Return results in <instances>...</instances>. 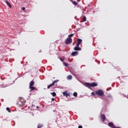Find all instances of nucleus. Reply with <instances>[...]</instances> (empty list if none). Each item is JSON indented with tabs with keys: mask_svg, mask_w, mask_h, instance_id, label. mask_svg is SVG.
<instances>
[{
	"mask_svg": "<svg viewBox=\"0 0 128 128\" xmlns=\"http://www.w3.org/2000/svg\"><path fill=\"white\" fill-rule=\"evenodd\" d=\"M5 2L7 6H9L10 8H12V4L8 0H5Z\"/></svg>",
	"mask_w": 128,
	"mask_h": 128,
	"instance_id": "nucleus-12",
	"label": "nucleus"
},
{
	"mask_svg": "<svg viewBox=\"0 0 128 128\" xmlns=\"http://www.w3.org/2000/svg\"><path fill=\"white\" fill-rule=\"evenodd\" d=\"M82 39H78V42L77 44H82Z\"/></svg>",
	"mask_w": 128,
	"mask_h": 128,
	"instance_id": "nucleus-13",
	"label": "nucleus"
},
{
	"mask_svg": "<svg viewBox=\"0 0 128 128\" xmlns=\"http://www.w3.org/2000/svg\"><path fill=\"white\" fill-rule=\"evenodd\" d=\"M91 94H92V96H96V94H94V92H92Z\"/></svg>",
	"mask_w": 128,
	"mask_h": 128,
	"instance_id": "nucleus-23",
	"label": "nucleus"
},
{
	"mask_svg": "<svg viewBox=\"0 0 128 128\" xmlns=\"http://www.w3.org/2000/svg\"><path fill=\"white\" fill-rule=\"evenodd\" d=\"M107 90H108V89H107Z\"/></svg>",
	"mask_w": 128,
	"mask_h": 128,
	"instance_id": "nucleus-34",
	"label": "nucleus"
},
{
	"mask_svg": "<svg viewBox=\"0 0 128 128\" xmlns=\"http://www.w3.org/2000/svg\"><path fill=\"white\" fill-rule=\"evenodd\" d=\"M78 52H73L71 56H78Z\"/></svg>",
	"mask_w": 128,
	"mask_h": 128,
	"instance_id": "nucleus-9",
	"label": "nucleus"
},
{
	"mask_svg": "<svg viewBox=\"0 0 128 128\" xmlns=\"http://www.w3.org/2000/svg\"><path fill=\"white\" fill-rule=\"evenodd\" d=\"M60 82V80H54L52 84H50L48 85V90L50 88H51V86H54V84H56V82Z\"/></svg>",
	"mask_w": 128,
	"mask_h": 128,
	"instance_id": "nucleus-5",
	"label": "nucleus"
},
{
	"mask_svg": "<svg viewBox=\"0 0 128 128\" xmlns=\"http://www.w3.org/2000/svg\"><path fill=\"white\" fill-rule=\"evenodd\" d=\"M60 82V80H54L52 84H50L48 85V90L50 88H51V86H54V84H56V82Z\"/></svg>",
	"mask_w": 128,
	"mask_h": 128,
	"instance_id": "nucleus-6",
	"label": "nucleus"
},
{
	"mask_svg": "<svg viewBox=\"0 0 128 128\" xmlns=\"http://www.w3.org/2000/svg\"><path fill=\"white\" fill-rule=\"evenodd\" d=\"M108 126L112 128H116V126H114V124L112 122H110L108 124Z\"/></svg>",
	"mask_w": 128,
	"mask_h": 128,
	"instance_id": "nucleus-8",
	"label": "nucleus"
},
{
	"mask_svg": "<svg viewBox=\"0 0 128 128\" xmlns=\"http://www.w3.org/2000/svg\"><path fill=\"white\" fill-rule=\"evenodd\" d=\"M82 22H86V16H83V20Z\"/></svg>",
	"mask_w": 128,
	"mask_h": 128,
	"instance_id": "nucleus-15",
	"label": "nucleus"
},
{
	"mask_svg": "<svg viewBox=\"0 0 128 128\" xmlns=\"http://www.w3.org/2000/svg\"><path fill=\"white\" fill-rule=\"evenodd\" d=\"M71 2H72L73 4H74V6H78V4L76 2V1H72V0H70Z\"/></svg>",
	"mask_w": 128,
	"mask_h": 128,
	"instance_id": "nucleus-14",
	"label": "nucleus"
},
{
	"mask_svg": "<svg viewBox=\"0 0 128 128\" xmlns=\"http://www.w3.org/2000/svg\"><path fill=\"white\" fill-rule=\"evenodd\" d=\"M82 66H81V68H82Z\"/></svg>",
	"mask_w": 128,
	"mask_h": 128,
	"instance_id": "nucleus-37",
	"label": "nucleus"
},
{
	"mask_svg": "<svg viewBox=\"0 0 128 128\" xmlns=\"http://www.w3.org/2000/svg\"><path fill=\"white\" fill-rule=\"evenodd\" d=\"M52 102H54V98H52Z\"/></svg>",
	"mask_w": 128,
	"mask_h": 128,
	"instance_id": "nucleus-29",
	"label": "nucleus"
},
{
	"mask_svg": "<svg viewBox=\"0 0 128 128\" xmlns=\"http://www.w3.org/2000/svg\"><path fill=\"white\" fill-rule=\"evenodd\" d=\"M64 66H68V64H66V63L64 62Z\"/></svg>",
	"mask_w": 128,
	"mask_h": 128,
	"instance_id": "nucleus-24",
	"label": "nucleus"
},
{
	"mask_svg": "<svg viewBox=\"0 0 128 128\" xmlns=\"http://www.w3.org/2000/svg\"><path fill=\"white\" fill-rule=\"evenodd\" d=\"M82 66H81V68H82Z\"/></svg>",
	"mask_w": 128,
	"mask_h": 128,
	"instance_id": "nucleus-36",
	"label": "nucleus"
},
{
	"mask_svg": "<svg viewBox=\"0 0 128 128\" xmlns=\"http://www.w3.org/2000/svg\"><path fill=\"white\" fill-rule=\"evenodd\" d=\"M6 110L8 112H10V108L8 107L6 108Z\"/></svg>",
	"mask_w": 128,
	"mask_h": 128,
	"instance_id": "nucleus-20",
	"label": "nucleus"
},
{
	"mask_svg": "<svg viewBox=\"0 0 128 128\" xmlns=\"http://www.w3.org/2000/svg\"><path fill=\"white\" fill-rule=\"evenodd\" d=\"M80 44H78V43H77L76 44V47H78V48H80Z\"/></svg>",
	"mask_w": 128,
	"mask_h": 128,
	"instance_id": "nucleus-22",
	"label": "nucleus"
},
{
	"mask_svg": "<svg viewBox=\"0 0 128 128\" xmlns=\"http://www.w3.org/2000/svg\"><path fill=\"white\" fill-rule=\"evenodd\" d=\"M74 50H82V48L80 47H76L74 48Z\"/></svg>",
	"mask_w": 128,
	"mask_h": 128,
	"instance_id": "nucleus-10",
	"label": "nucleus"
},
{
	"mask_svg": "<svg viewBox=\"0 0 128 128\" xmlns=\"http://www.w3.org/2000/svg\"><path fill=\"white\" fill-rule=\"evenodd\" d=\"M100 118L102 122H104V120H106V115L104 114H102L100 116Z\"/></svg>",
	"mask_w": 128,
	"mask_h": 128,
	"instance_id": "nucleus-7",
	"label": "nucleus"
},
{
	"mask_svg": "<svg viewBox=\"0 0 128 128\" xmlns=\"http://www.w3.org/2000/svg\"><path fill=\"white\" fill-rule=\"evenodd\" d=\"M70 94H68V92H67V94H66V98H68V96H70Z\"/></svg>",
	"mask_w": 128,
	"mask_h": 128,
	"instance_id": "nucleus-26",
	"label": "nucleus"
},
{
	"mask_svg": "<svg viewBox=\"0 0 128 128\" xmlns=\"http://www.w3.org/2000/svg\"><path fill=\"white\" fill-rule=\"evenodd\" d=\"M44 126L43 125H42L40 124H39L38 126V128H42Z\"/></svg>",
	"mask_w": 128,
	"mask_h": 128,
	"instance_id": "nucleus-19",
	"label": "nucleus"
},
{
	"mask_svg": "<svg viewBox=\"0 0 128 128\" xmlns=\"http://www.w3.org/2000/svg\"><path fill=\"white\" fill-rule=\"evenodd\" d=\"M51 94H52V96H56V94L55 92H51Z\"/></svg>",
	"mask_w": 128,
	"mask_h": 128,
	"instance_id": "nucleus-16",
	"label": "nucleus"
},
{
	"mask_svg": "<svg viewBox=\"0 0 128 128\" xmlns=\"http://www.w3.org/2000/svg\"><path fill=\"white\" fill-rule=\"evenodd\" d=\"M110 90H112V88H110Z\"/></svg>",
	"mask_w": 128,
	"mask_h": 128,
	"instance_id": "nucleus-33",
	"label": "nucleus"
},
{
	"mask_svg": "<svg viewBox=\"0 0 128 128\" xmlns=\"http://www.w3.org/2000/svg\"><path fill=\"white\" fill-rule=\"evenodd\" d=\"M73 96H78V93L76 92H74V94H73Z\"/></svg>",
	"mask_w": 128,
	"mask_h": 128,
	"instance_id": "nucleus-18",
	"label": "nucleus"
},
{
	"mask_svg": "<svg viewBox=\"0 0 128 128\" xmlns=\"http://www.w3.org/2000/svg\"><path fill=\"white\" fill-rule=\"evenodd\" d=\"M68 94V92H63V95L64 96H66V94Z\"/></svg>",
	"mask_w": 128,
	"mask_h": 128,
	"instance_id": "nucleus-17",
	"label": "nucleus"
},
{
	"mask_svg": "<svg viewBox=\"0 0 128 128\" xmlns=\"http://www.w3.org/2000/svg\"><path fill=\"white\" fill-rule=\"evenodd\" d=\"M34 84V80L31 81L30 82L29 88L30 89V92H32V90H34L35 88L34 86H33Z\"/></svg>",
	"mask_w": 128,
	"mask_h": 128,
	"instance_id": "nucleus-3",
	"label": "nucleus"
},
{
	"mask_svg": "<svg viewBox=\"0 0 128 128\" xmlns=\"http://www.w3.org/2000/svg\"><path fill=\"white\" fill-rule=\"evenodd\" d=\"M78 128H82V126H78Z\"/></svg>",
	"mask_w": 128,
	"mask_h": 128,
	"instance_id": "nucleus-28",
	"label": "nucleus"
},
{
	"mask_svg": "<svg viewBox=\"0 0 128 128\" xmlns=\"http://www.w3.org/2000/svg\"><path fill=\"white\" fill-rule=\"evenodd\" d=\"M108 98H112V96H108Z\"/></svg>",
	"mask_w": 128,
	"mask_h": 128,
	"instance_id": "nucleus-31",
	"label": "nucleus"
},
{
	"mask_svg": "<svg viewBox=\"0 0 128 128\" xmlns=\"http://www.w3.org/2000/svg\"><path fill=\"white\" fill-rule=\"evenodd\" d=\"M22 10H26V8L22 7Z\"/></svg>",
	"mask_w": 128,
	"mask_h": 128,
	"instance_id": "nucleus-27",
	"label": "nucleus"
},
{
	"mask_svg": "<svg viewBox=\"0 0 128 128\" xmlns=\"http://www.w3.org/2000/svg\"><path fill=\"white\" fill-rule=\"evenodd\" d=\"M82 66H81V68H82Z\"/></svg>",
	"mask_w": 128,
	"mask_h": 128,
	"instance_id": "nucleus-35",
	"label": "nucleus"
},
{
	"mask_svg": "<svg viewBox=\"0 0 128 128\" xmlns=\"http://www.w3.org/2000/svg\"><path fill=\"white\" fill-rule=\"evenodd\" d=\"M95 94L97 96H104V92L102 90L100 89L96 91Z\"/></svg>",
	"mask_w": 128,
	"mask_h": 128,
	"instance_id": "nucleus-2",
	"label": "nucleus"
},
{
	"mask_svg": "<svg viewBox=\"0 0 128 128\" xmlns=\"http://www.w3.org/2000/svg\"><path fill=\"white\" fill-rule=\"evenodd\" d=\"M22 106H24V102H22Z\"/></svg>",
	"mask_w": 128,
	"mask_h": 128,
	"instance_id": "nucleus-30",
	"label": "nucleus"
},
{
	"mask_svg": "<svg viewBox=\"0 0 128 128\" xmlns=\"http://www.w3.org/2000/svg\"><path fill=\"white\" fill-rule=\"evenodd\" d=\"M72 36H74V34H70L68 35L69 38H72Z\"/></svg>",
	"mask_w": 128,
	"mask_h": 128,
	"instance_id": "nucleus-21",
	"label": "nucleus"
},
{
	"mask_svg": "<svg viewBox=\"0 0 128 128\" xmlns=\"http://www.w3.org/2000/svg\"><path fill=\"white\" fill-rule=\"evenodd\" d=\"M72 42V39L70 37L68 38L65 41L66 44H70Z\"/></svg>",
	"mask_w": 128,
	"mask_h": 128,
	"instance_id": "nucleus-4",
	"label": "nucleus"
},
{
	"mask_svg": "<svg viewBox=\"0 0 128 128\" xmlns=\"http://www.w3.org/2000/svg\"><path fill=\"white\" fill-rule=\"evenodd\" d=\"M60 60H61V62H64V59H62V58H60Z\"/></svg>",
	"mask_w": 128,
	"mask_h": 128,
	"instance_id": "nucleus-25",
	"label": "nucleus"
},
{
	"mask_svg": "<svg viewBox=\"0 0 128 128\" xmlns=\"http://www.w3.org/2000/svg\"><path fill=\"white\" fill-rule=\"evenodd\" d=\"M67 80H72V75H68L67 76Z\"/></svg>",
	"mask_w": 128,
	"mask_h": 128,
	"instance_id": "nucleus-11",
	"label": "nucleus"
},
{
	"mask_svg": "<svg viewBox=\"0 0 128 128\" xmlns=\"http://www.w3.org/2000/svg\"><path fill=\"white\" fill-rule=\"evenodd\" d=\"M36 108H38V106H36Z\"/></svg>",
	"mask_w": 128,
	"mask_h": 128,
	"instance_id": "nucleus-32",
	"label": "nucleus"
},
{
	"mask_svg": "<svg viewBox=\"0 0 128 128\" xmlns=\"http://www.w3.org/2000/svg\"><path fill=\"white\" fill-rule=\"evenodd\" d=\"M98 86V84L96 82H93L92 84L88 82L85 83V86L86 88H94L95 86Z\"/></svg>",
	"mask_w": 128,
	"mask_h": 128,
	"instance_id": "nucleus-1",
	"label": "nucleus"
}]
</instances>
